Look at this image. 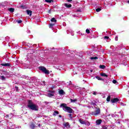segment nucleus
<instances>
[{
	"instance_id": "f257e3e1",
	"label": "nucleus",
	"mask_w": 129,
	"mask_h": 129,
	"mask_svg": "<svg viewBox=\"0 0 129 129\" xmlns=\"http://www.w3.org/2000/svg\"><path fill=\"white\" fill-rule=\"evenodd\" d=\"M27 106L28 108H29L30 109H31L32 110H35V111H38V110H39V107L38 105L34 104V103H33V101L31 100H28Z\"/></svg>"
},
{
	"instance_id": "f03ea898",
	"label": "nucleus",
	"mask_w": 129,
	"mask_h": 129,
	"mask_svg": "<svg viewBox=\"0 0 129 129\" xmlns=\"http://www.w3.org/2000/svg\"><path fill=\"white\" fill-rule=\"evenodd\" d=\"M60 107H63V110H64V111H67V112L69 113H73L74 112L72 108H71L70 107L67 106V104L65 103L61 104Z\"/></svg>"
},
{
	"instance_id": "7ed1b4c3",
	"label": "nucleus",
	"mask_w": 129,
	"mask_h": 129,
	"mask_svg": "<svg viewBox=\"0 0 129 129\" xmlns=\"http://www.w3.org/2000/svg\"><path fill=\"white\" fill-rule=\"evenodd\" d=\"M96 109L95 111H92L91 112L92 115H94V116H97V115H99L100 114V108L99 107H96Z\"/></svg>"
},
{
	"instance_id": "20e7f679",
	"label": "nucleus",
	"mask_w": 129,
	"mask_h": 129,
	"mask_svg": "<svg viewBox=\"0 0 129 129\" xmlns=\"http://www.w3.org/2000/svg\"><path fill=\"white\" fill-rule=\"evenodd\" d=\"M39 69L45 74H50V72H49V70H47V69H46V68L44 67H39Z\"/></svg>"
},
{
	"instance_id": "39448f33",
	"label": "nucleus",
	"mask_w": 129,
	"mask_h": 129,
	"mask_svg": "<svg viewBox=\"0 0 129 129\" xmlns=\"http://www.w3.org/2000/svg\"><path fill=\"white\" fill-rule=\"evenodd\" d=\"M67 55L69 56V57H71L72 58H73V57L75 56V52L73 51H71L70 50H67Z\"/></svg>"
},
{
	"instance_id": "423d86ee",
	"label": "nucleus",
	"mask_w": 129,
	"mask_h": 129,
	"mask_svg": "<svg viewBox=\"0 0 129 129\" xmlns=\"http://www.w3.org/2000/svg\"><path fill=\"white\" fill-rule=\"evenodd\" d=\"M81 124H85V125H90V122L87 120H83V119L80 118L79 120Z\"/></svg>"
},
{
	"instance_id": "0eeeda50",
	"label": "nucleus",
	"mask_w": 129,
	"mask_h": 129,
	"mask_svg": "<svg viewBox=\"0 0 129 129\" xmlns=\"http://www.w3.org/2000/svg\"><path fill=\"white\" fill-rule=\"evenodd\" d=\"M118 101H119V99L117 98L111 99V102L112 103H115V102H118Z\"/></svg>"
},
{
	"instance_id": "6e6552de",
	"label": "nucleus",
	"mask_w": 129,
	"mask_h": 129,
	"mask_svg": "<svg viewBox=\"0 0 129 129\" xmlns=\"http://www.w3.org/2000/svg\"><path fill=\"white\" fill-rule=\"evenodd\" d=\"M1 66H4L5 67H10L11 64L10 63H1Z\"/></svg>"
},
{
	"instance_id": "1a4fd4ad",
	"label": "nucleus",
	"mask_w": 129,
	"mask_h": 129,
	"mask_svg": "<svg viewBox=\"0 0 129 129\" xmlns=\"http://www.w3.org/2000/svg\"><path fill=\"white\" fill-rule=\"evenodd\" d=\"M101 122H102V120L101 119H98L96 121V123L98 125H99V124H101Z\"/></svg>"
},
{
	"instance_id": "9d476101",
	"label": "nucleus",
	"mask_w": 129,
	"mask_h": 129,
	"mask_svg": "<svg viewBox=\"0 0 129 129\" xmlns=\"http://www.w3.org/2000/svg\"><path fill=\"white\" fill-rule=\"evenodd\" d=\"M64 6L66 7V8H72V5L71 4H68L67 3L64 4Z\"/></svg>"
},
{
	"instance_id": "9b49d317",
	"label": "nucleus",
	"mask_w": 129,
	"mask_h": 129,
	"mask_svg": "<svg viewBox=\"0 0 129 129\" xmlns=\"http://www.w3.org/2000/svg\"><path fill=\"white\" fill-rule=\"evenodd\" d=\"M54 94H55L52 93H47V96H48V97H52V96H54Z\"/></svg>"
},
{
	"instance_id": "f8f14e48",
	"label": "nucleus",
	"mask_w": 129,
	"mask_h": 129,
	"mask_svg": "<svg viewBox=\"0 0 129 129\" xmlns=\"http://www.w3.org/2000/svg\"><path fill=\"white\" fill-rule=\"evenodd\" d=\"M101 76H102L103 77H108V75L105 73H101L100 74Z\"/></svg>"
},
{
	"instance_id": "ddd939ff",
	"label": "nucleus",
	"mask_w": 129,
	"mask_h": 129,
	"mask_svg": "<svg viewBox=\"0 0 129 129\" xmlns=\"http://www.w3.org/2000/svg\"><path fill=\"white\" fill-rule=\"evenodd\" d=\"M27 15L29 16H32V11L28 10H27Z\"/></svg>"
},
{
	"instance_id": "4468645a",
	"label": "nucleus",
	"mask_w": 129,
	"mask_h": 129,
	"mask_svg": "<svg viewBox=\"0 0 129 129\" xmlns=\"http://www.w3.org/2000/svg\"><path fill=\"white\" fill-rule=\"evenodd\" d=\"M9 12H11V13H14L15 12V8H10L8 10Z\"/></svg>"
},
{
	"instance_id": "2eb2a0df",
	"label": "nucleus",
	"mask_w": 129,
	"mask_h": 129,
	"mask_svg": "<svg viewBox=\"0 0 129 129\" xmlns=\"http://www.w3.org/2000/svg\"><path fill=\"white\" fill-rule=\"evenodd\" d=\"M57 114H59V112L58 111H54L53 113V116H56Z\"/></svg>"
},
{
	"instance_id": "dca6fc26",
	"label": "nucleus",
	"mask_w": 129,
	"mask_h": 129,
	"mask_svg": "<svg viewBox=\"0 0 129 129\" xmlns=\"http://www.w3.org/2000/svg\"><path fill=\"white\" fill-rule=\"evenodd\" d=\"M51 22L52 23H56V22H57V20H56L55 18H52L51 19Z\"/></svg>"
},
{
	"instance_id": "f3484780",
	"label": "nucleus",
	"mask_w": 129,
	"mask_h": 129,
	"mask_svg": "<svg viewBox=\"0 0 129 129\" xmlns=\"http://www.w3.org/2000/svg\"><path fill=\"white\" fill-rule=\"evenodd\" d=\"M96 79H98V80H100L101 81H103V80H104L103 79L100 78L99 76H96Z\"/></svg>"
},
{
	"instance_id": "a211bd4d",
	"label": "nucleus",
	"mask_w": 129,
	"mask_h": 129,
	"mask_svg": "<svg viewBox=\"0 0 129 129\" xmlns=\"http://www.w3.org/2000/svg\"><path fill=\"white\" fill-rule=\"evenodd\" d=\"M64 126H66V127H67V126H69V127H70V125L69 124V122H66L63 124Z\"/></svg>"
},
{
	"instance_id": "6ab92c4d",
	"label": "nucleus",
	"mask_w": 129,
	"mask_h": 129,
	"mask_svg": "<svg viewBox=\"0 0 129 129\" xmlns=\"http://www.w3.org/2000/svg\"><path fill=\"white\" fill-rule=\"evenodd\" d=\"M97 59H98V57H97V56L91 57V60H97Z\"/></svg>"
},
{
	"instance_id": "aec40b11",
	"label": "nucleus",
	"mask_w": 129,
	"mask_h": 129,
	"mask_svg": "<svg viewBox=\"0 0 129 129\" xmlns=\"http://www.w3.org/2000/svg\"><path fill=\"white\" fill-rule=\"evenodd\" d=\"M59 94L62 95L64 94V91L63 90H60L59 91Z\"/></svg>"
},
{
	"instance_id": "412c9836",
	"label": "nucleus",
	"mask_w": 129,
	"mask_h": 129,
	"mask_svg": "<svg viewBox=\"0 0 129 129\" xmlns=\"http://www.w3.org/2000/svg\"><path fill=\"white\" fill-rule=\"evenodd\" d=\"M99 67L101 69H105L106 67L104 65H100Z\"/></svg>"
},
{
	"instance_id": "4be33fe9",
	"label": "nucleus",
	"mask_w": 129,
	"mask_h": 129,
	"mask_svg": "<svg viewBox=\"0 0 129 129\" xmlns=\"http://www.w3.org/2000/svg\"><path fill=\"white\" fill-rule=\"evenodd\" d=\"M30 127H31L32 129H34V128H35V124L32 123V124L30 125Z\"/></svg>"
},
{
	"instance_id": "5701e85b",
	"label": "nucleus",
	"mask_w": 129,
	"mask_h": 129,
	"mask_svg": "<svg viewBox=\"0 0 129 129\" xmlns=\"http://www.w3.org/2000/svg\"><path fill=\"white\" fill-rule=\"evenodd\" d=\"M45 2L46 3H50L51 2L53 3L54 2V1H53V0H45Z\"/></svg>"
},
{
	"instance_id": "b1692460",
	"label": "nucleus",
	"mask_w": 129,
	"mask_h": 129,
	"mask_svg": "<svg viewBox=\"0 0 129 129\" xmlns=\"http://www.w3.org/2000/svg\"><path fill=\"white\" fill-rule=\"evenodd\" d=\"M90 104H91V105H93V106H96V103H94V102H91V103H90Z\"/></svg>"
},
{
	"instance_id": "393cba45",
	"label": "nucleus",
	"mask_w": 129,
	"mask_h": 129,
	"mask_svg": "<svg viewBox=\"0 0 129 129\" xmlns=\"http://www.w3.org/2000/svg\"><path fill=\"white\" fill-rule=\"evenodd\" d=\"M106 101H108V102H109L110 101V96H108Z\"/></svg>"
},
{
	"instance_id": "a878e982",
	"label": "nucleus",
	"mask_w": 129,
	"mask_h": 129,
	"mask_svg": "<svg viewBox=\"0 0 129 129\" xmlns=\"http://www.w3.org/2000/svg\"><path fill=\"white\" fill-rule=\"evenodd\" d=\"M100 11H101V9L98 8H97L96 9V11L97 12V13H99V12H100Z\"/></svg>"
},
{
	"instance_id": "bb28decb",
	"label": "nucleus",
	"mask_w": 129,
	"mask_h": 129,
	"mask_svg": "<svg viewBox=\"0 0 129 129\" xmlns=\"http://www.w3.org/2000/svg\"><path fill=\"white\" fill-rule=\"evenodd\" d=\"M76 101H77V99H71V102H76Z\"/></svg>"
},
{
	"instance_id": "cd10ccee",
	"label": "nucleus",
	"mask_w": 129,
	"mask_h": 129,
	"mask_svg": "<svg viewBox=\"0 0 129 129\" xmlns=\"http://www.w3.org/2000/svg\"><path fill=\"white\" fill-rule=\"evenodd\" d=\"M54 25H55V24L51 23L49 24V28H53V26Z\"/></svg>"
},
{
	"instance_id": "c85d7f7f",
	"label": "nucleus",
	"mask_w": 129,
	"mask_h": 129,
	"mask_svg": "<svg viewBox=\"0 0 129 129\" xmlns=\"http://www.w3.org/2000/svg\"><path fill=\"white\" fill-rule=\"evenodd\" d=\"M48 92H50V93L55 94V91L54 90H53V91L48 90Z\"/></svg>"
},
{
	"instance_id": "c756f323",
	"label": "nucleus",
	"mask_w": 129,
	"mask_h": 129,
	"mask_svg": "<svg viewBox=\"0 0 129 129\" xmlns=\"http://www.w3.org/2000/svg\"><path fill=\"white\" fill-rule=\"evenodd\" d=\"M17 23H18V24H21V23L22 22V20H16Z\"/></svg>"
},
{
	"instance_id": "7c9ffc66",
	"label": "nucleus",
	"mask_w": 129,
	"mask_h": 129,
	"mask_svg": "<svg viewBox=\"0 0 129 129\" xmlns=\"http://www.w3.org/2000/svg\"><path fill=\"white\" fill-rule=\"evenodd\" d=\"M86 33H87V34H90V30H89V29H86Z\"/></svg>"
},
{
	"instance_id": "2f4dec72",
	"label": "nucleus",
	"mask_w": 129,
	"mask_h": 129,
	"mask_svg": "<svg viewBox=\"0 0 129 129\" xmlns=\"http://www.w3.org/2000/svg\"><path fill=\"white\" fill-rule=\"evenodd\" d=\"M1 79L2 80H6V78L4 76H1Z\"/></svg>"
},
{
	"instance_id": "473e14b6",
	"label": "nucleus",
	"mask_w": 129,
	"mask_h": 129,
	"mask_svg": "<svg viewBox=\"0 0 129 129\" xmlns=\"http://www.w3.org/2000/svg\"><path fill=\"white\" fill-rule=\"evenodd\" d=\"M112 82H113V83L114 84H116V83H117V81H116V80H113L112 81Z\"/></svg>"
},
{
	"instance_id": "72a5a7b5",
	"label": "nucleus",
	"mask_w": 129,
	"mask_h": 129,
	"mask_svg": "<svg viewBox=\"0 0 129 129\" xmlns=\"http://www.w3.org/2000/svg\"><path fill=\"white\" fill-rule=\"evenodd\" d=\"M16 90L17 92L19 91V87H18L17 86H15Z\"/></svg>"
},
{
	"instance_id": "f704fd0d",
	"label": "nucleus",
	"mask_w": 129,
	"mask_h": 129,
	"mask_svg": "<svg viewBox=\"0 0 129 129\" xmlns=\"http://www.w3.org/2000/svg\"><path fill=\"white\" fill-rule=\"evenodd\" d=\"M102 128L103 129H107V127L106 126H103Z\"/></svg>"
},
{
	"instance_id": "c9c22d12",
	"label": "nucleus",
	"mask_w": 129,
	"mask_h": 129,
	"mask_svg": "<svg viewBox=\"0 0 129 129\" xmlns=\"http://www.w3.org/2000/svg\"><path fill=\"white\" fill-rule=\"evenodd\" d=\"M104 39H109V37L106 36H105V37H104Z\"/></svg>"
},
{
	"instance_id": "e433bc0d",
	"label": "nucleus",
	"mask_w": 129,
	"mask_h": 129,
	"mask_svg": "<svg viewBox=\"0 0 129 129\" xmlns=\"http://www.w3.org/2000/svg\"><path fill=\"white\" fill-rule=\"evenodd\" d=\"M115 41H118V37L117 36H116V37H115Z\"/></svg>"
},
{
	"instance_id": "4c0bfd02",
	"label": "nucleus",
	"mask_w": 129,
	"mask_h": 129,
	"mask_svg": "<svg viewBox=\"0 0 129 129\" xmlns=\"http://www.w3.org/2000/svg\"><path fill=\"white\" fill-rule=\"evenodd\" d=\"M69 116L71 118H72V114H69Z\"/></svg>"
},
{
	"instance_id": "58836bf2",
	"label": "nucleus",
	"mask_w": 129,
	"mask_h": 129,
	"mask_svg": "<svg viewBox=\"0 0 129 129\" xmlns=\"http://www.w3.org/2000/svg\"><path fill=\"white\" fill-rule=\"evenodd\" d=\"M68 3H71L72 2V0H67Z\"/></svg>"
},
{
	"instance_id": "ea45409f",
	"label": "nucleus",
	"mask_w": 129,
	"mask_h": 129,
	"mask_svg": "<svg viewBox=\"0 0 129 129\" xmlns=\"http://www.w3.org/2000/svg\"><path fill=\"white\" fill-rule=\"evenodd\" d=\"M21 8H22V9H25V6H21Z\"/></svg>"
},
{
	"instance_id": "a19ab883",
	"label": "nucleus",
	"mask_w": 129,
	"mask_h": 129,
	"mask_svg": "<svg viewBox=\"0 0 129 129\" xmlns=\"http://www.w3.org/2000/svg\"><path fill=\"white\" fill-rule=\"evenodd\" d=\"M48 14H51V9L48 11Z\"/></svg>"
},
{
	"instance_id": "79ce46f5",
	"label": "nucleus",
	"mask_w": 129,
	"mask_h": 129,
	"mask_svg": "<svg viewBox=\"0 0 129 129\" xmlns=\"http://www.w3.org/2000/svg\"><path fill=\"white\" fill-rule=\"evenodd\" d=\"M93 94H94V95H96V92H93Z\"/></svg>"
},
{
	"instance_id": "37998d69",
	"label": "nucleus",
	"mask_w": 129,
	"mask_h": 129,
	"mask_svg": "<svg viewBox=\"0 0 129 129\" xmlns=\"http://www.w3.org/2000/svg\"><path fill=\"white\" fill-rule=\"evenodd\" d=\"M59 117H62V116L61 115H59Z\"/></svg>"
},
{
	"instance_id": "c03bdc74",
	"label": "nucleus",
	"mask_w": 129,
	"mask_h": 129,
	"mask_svg": "<svg viewBox=\"0 0 129 129\" xmlns=\"http://www.w3.org/2000/svg\"><path fill=\"white\" fill-rule=\"evenodd\" d=\"M78 12H80V10H78Z\"/></svg>"
},
{
	"instance_id": "a18cd8bd",
	"label": "nucleus",
	"mask_w": 129,
	"mask_h": 129,
	"mask_svg": "<svg viewBox=\"0 0 129 129\" xmlns=\"http://www.w3.org/2000/svg\"><path fill=\"white\" fill-rule=\"evenodd\" d=\"M38 125H39V126H40V125H41L39 124Z\"/></svg>"
}]
</instances>
